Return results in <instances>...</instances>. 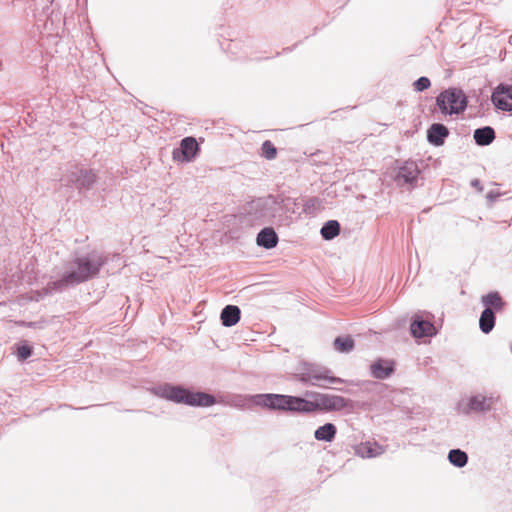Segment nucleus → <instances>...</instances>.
<instances>
[{"label":"nucleus","instance_id":"f257e3e1","mask_svg":"<svg viewBox=\"0 0 512 512\" xmlns=\"http://www.w3.org/2000/svg\"><path fill=\"white\" fill-rule=\"evenodd\" d=\"M104 261L102 253L97 251L77 257L70 270L59 281L53 282V289H62L66 286L87 281L99 272Z\"/></svg>","mask_w":512,"mask_h":512},{"label":"nucleus","instance_id":"f03ea898","mask_svg":"<svg viewBox=\"0 0 512 512\" xmlns=\"http://www.w3.org/2000/svg\"><path fill=\"white\" fill-rule=\"evenodd\" d=\"M161 398L190 406L210 407L216 403L214 396L204 392H191L179 386L163 385L155 390Z\"/></svg>","mask_w":512,"mask_h":512},{"label":"nucleus","instance_id":"7ed1b4c3","mask_svg":"<svg viewBox=\"0 0 512 512\" xmlns=\"http://www.w3.org/2000/svg\"><path fill=\"white\" fill-rule=\"evenodd\" d=\"M304 412H340L352 408V401L340 395L313 393L312 400L304 399Z\"/></svg>","mask_w":512,"mask_h":512},{"label":"nucleus","instance_id":"20e7f679","mask_svg":"<svg viewBox=\"0 0 512 512\" xmlns=\"http://www.w3.org/2000/svg\"><path fill=\"white\" fill-rule=\"evenodd\" d=\"M252 402L261 407L275 410L304 412V398L283 394H257L252 396Z\"/></svg>","mask_w":512,"mask_h":512},{"label":"nucleus","instance_id":"39448f33","mask_svg":"<svg viewBox=\"0 0 512 512\" xmlns=\"http://www.w3.org/2000/svg\"><path fill=\"white\" fill-rule=\"evenodd\" d=\"M436 105L445 116L460 114L466 109L467 99L461 90L451 88L441 92L437 96Z\"/></svg>","mask_w":512,"mask_h":512},{"label":"nucleus","instance_id":"423d86ee","mask_svg":"<svg viewBox=\"0 0 512 512\" xmlns=\"http://www.w3.org/2000/svg\"><path fill=\"white\" fill-rule=\"evenodd\" d=\"M499 401L500 397L495 393H477L462 399L458 404V410L464 414L485 413L491 411Z\"/></svg>","mask_w":512,"mask_h":512},{"label":"nucleus","instance_id":"0eeeda50","mask_svg":"<svg viewBox=\"0 0 512 512\" xmlns=\"http://www.w3.org/2000/svg\"><path fill=\"white\" fill-rule=\"evenodd\" d=\"M298 380L312 386L327 388L331 384L343 383L344 380L331 375L330 370L310 365L297 374Z\"/></svg>","mask_w":512,"mask_h":512},{"label":"nucleus","instance_id":"6e6552de","mask_svg":"<svg viewBox=\"0 0 512 512\" xmlns=\"http://www.w3.org/2000/svg\"><path fill=\"white\" fill-rule=\"evenodd\" d=\"M279 210L280 204L273 197L256 199L248 206V213L261 222H269L279 214Z\"/></svg>","mask_w":512,"mask_h":512},{"label":"nucleus","instance_id":"1a4fd4ad","mask_svg":"<svg viewBox=\"0 0 512 512\" xmlns=\"http://www.w3.org/2000/svg\"><path fill=\"white\" fill-rule=\"evenodd\" d=\"M199 152L198 142L194 137H185L177 148L172 151V159L178 163H190L194 161Z\"/></svg>","mask_w":512,"mask_h":512},{"label":"nucleus","instance_id":"9d476101","mask_svg":"<svg viewBox=\"0 0 512 512\" xmlns=\"http://www.w3.org/2000/svg\"><path fill=\"white\" fill-rule=\"evenodd\" d=\"M493 105L502 111H512V86L499 84L491 95Z\"/></svg>","mask_w":512,"mask_h":512},{"label":"nucleus","instance_id":"9b49d317","mask_svg":"<svg viewBox=\"0 0 512 512\" xmlns=\"http://www.w3.org/2000/svg\"><path fill=\"white\" fill-rule=\"evenodd\" d=\"M354 454L362 459L376 458L384 454L385 448L375 441L361 442L353 447Z\"/></svg>","mask_w":512,"mask_h":512},{"label":"nucleus","instance_id":"f8f14e48","mask_svg":"<svg viewBox=\"0 0 512 512\" xmlns=\"http://www.w3.org/2000/svg\"><path fill=\"white\" fill-rule=\"evenodd\" d=\"M411 333L415 338L432 337L436 334L434 325L416 316L411 323Z\"/></svg>","mask_w":512,"mask_h":512},{"label":"nucleus","instance_id":"ddd939ff","mask_svg":"<svg viewBox=\"0 0 512 512\" xmlns=\"http://www.w3.org/2000/svg\"><path fill=\"white\" fill-rule=\"evenodd\" d=\"M448 135L449 130L446 126L440 123H435L428 129L427 139L431 144L441 146Z\"/></svg>","mask_w":512,"mask_h":512},{"label":"nucleus","instance_id":"4468645a","mask_svg":"<svg viewBox=\"0 0 512 512\" xmlns=\"http://www.w3.org/2000/svg\"><path fill=\"white\" fill-rule=\"evenodd\" d=\"M240 308L235 305H227L223 308L220 314L222 325L225 327H232L240 320Z\"/></svg>","mask_w":512,"mask_h":512},{"label":"nucleus","instance_id":"2eb2a0df","mask_svg":"<svg viewBox=\"0 0 512 512\" xmlns=\"http://www.w3.org/2000/svg\"><path fill=\"white\" fill-rule=\"evenodd\" d=\"M419 174V169L417 165L413 162L405 163L397 174V181L403 182L407 184L413 183Z\"/></svg>","mask_w":512,"mask_h":512},{"label":"nucleus","instance_id":"dca6fc26","mask_svg":"<svg viewBox=\"0 0 512 512\" xmlns=\"http://www.w3.org/2000/svg\"><path fill=\"white\" fill-rule=\"evenodd\" d=\"M256 242L265 249H272L278 243V236L273 228H264L258 233Z\"/></svg>","mask_w":512,"mask_h":512},{"label":"nucleus","instance_id":"f3484780","mask_svg":"<svg viewBox=\"0 0 512 512\" xmlns=\"http://www.w3.org/2000/svg\"><path fill=\"white\" fill-rule=\"evenodd\" d=\"M337 428L333 423H325L318 427L314 432V437L318 441L332 442L336 436Z\"/></svg>","mask_w":512,"mask_h":512},{"label":"nucleus","instance_id":"a211bd4d","mask_svg":"<svg viewBox=\"0 0 512 512\" xmlns=\"http://www.w3.org/2000/svg\"><path fill=\"white\" fill-rule=\"evenodd\" d=\"M474 140L479 146H486L495 139L494 129L490 126L478 128L474 131Z\"/></svg>","mask_w":512,"mask_h":512},{"label":"nucleus","instance_id":"6ab92c4d","mask_svg":"<svg viewBox=\"0 0 512 512\" xmlns=\"http://www.w3.org/2000/svg\"><path fill=\"white\" fill-rule=\"evenodd\" d=\"M495 325V316L494 312L491 308H486L479 319V327L481 331L485 334H488L492 331Z\"/></svg>","mask_w":512,"mask_h":512},{"label":"nucleus","instance_id":"aec40b11","mask_svg":"<svg viewBox=\"0 0 512 512\" xmlns=\"http://www.w3.org/2000/svg\"><path fill=\"white\" fill-rule=\"evenodd\" d=\"M392 371V364L388 361H378L371 366L372 375L378 379L387 378Z\"/></svg>","mask_w":512,"mask_h":512},{"label":"nucleus","instance_id":"412c9836","mask_svg":"<svg viewBox=\"0 0 512 512\" xmlns=\"http://www.w3.org/2000/svg\"><path fill=\"white\" fill-rule=\"evenodd\" d=\"M448 460L455 467L462 468L467 464L468 456L460 449H452L448 454Z\"/></svg>","mask_w":512,"mask_h":512},{"label":"nucleus","instance_id":"4be33fe9","mask_svg":"<svg viewBox=\"0 0 512 512\" xmlns=\"http://www.w3.org/2000/svg\"><path fill=\"white\" fill-rule=\"evenodd\" d=\"M339 231V223L335 220H330L321 228V235L325 240H331L339 234Z\"/></svg>","mask_w":512,"mask_h":512},{"label":"nucleus","instance_id":"5701e85b","mask_svg":"<svg viewBox=\"0 0 512 512\" xmlns=\"http://www.w3.org/2000/svg\"><path fill=\"white\" fill-rule=\"evenodd\" d=\"M334 348L340 353H349L354 348V341L351 337H337L334 340Z\"/></svg>","mask_w":512,"mask_h":512},{"label":"nucleus","instance_id":"b1692460","mask_svg":"<svg viewBox=\"0 0 512 512\" xmlns=\"http://www.w3.org/2000/svg\"><path fill=\"white\" fill-rule=\"evenodd\" d=\"M482 303L487 306V308H495L496 310H500L503 306V301L500 295L496 292L489 293L482 297Z\"/></svg>","mask_w":512,"mask_h":512},{"label":"nucleus","instance_id":"393cba45","mask_svg":"<svg viewBox=\"0 0 512 512\" xmlns=\"http://www.w3.org/2000/svg\"><path fill=\"white\" fill-rule=\"evenodd\" d=\"M76 181L80 187L90 188L95 182V175L91 171L83 170L80 171Z\"/></svg>","mask_w":512,"mask_h":512},{"label":"nucleus","instance_id":"a878e982","mask_svg":"<svg viewBox=\"0 0 512 512\" xmlns=\"http://www.w3.org/2000/svg\"><path fill=\"white\" fill-rule=\"evenodd\" d=\"M261 153L266 159L272 160L276 157L277 150L271 141L267 140L261 146Z\"/></svg>","mask_w":512,"mask_h":512},{"label":"nucleus","instance_id":"bb28decb","mask_svg":"<svg viewBox=\"0 0 512 512\" xmlns=\"http://www.w3.org/2000/svg\"><path fill=\"white\" fill-rule=\"evenodd\" d=\"M430 87V80L427 77H420L414 82V88L416 91H424Z\"/></svg>","mask_w":512,"mask_h":512},{"label":"nucleus","instance_id":"cd10ccee","mask_svg":"<svg viewBox=\"0 0 512 512\" xmlns=\"http://www.w3.org/2000/svg\"><path fill=\"white\" fill-rule=\"evenodd\" d=\"M32 354V350L27 345H21L17 349V356L20 360L27 359Z\"/></svg>","mask_w":512,"mask_h":512},{"label":"nucleus","instance_id":"c85d7f7f","mask_svg":"<svg viewBox=\"0 0 512 512\" xmlns=\"http://www.w3.org/2000/svg\"><path fill=\"white\" fill-rule=\"evenodd\" d=\"M471 186L476 188L479 192L483 190V187L478 179H473L471 181Z\"/></svg>","mask_w":512,"mask_h":512},{"label":"nucleus","instance_id":"c756f323","mask_svg":"<svg viewBox=\"0 0 512 512\" xmlns=\"http://www.w3.org/2000/svg\"><path fill=\"white\" fill-rule=\"evenodd\" d=\"M499 196V193L497 192H494V191H491L487 194V199L490 201V202H493L497 199V197Z\"/></svg>","mask_w":512,"mask_h":512}]
</instances>
